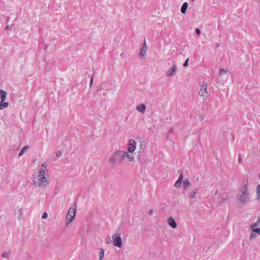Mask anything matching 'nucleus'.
<instances>
[{"instance_id": "2eb2a0df", "label": "nucleus", "mask_w": 260, "mask_h": 260, "mask_svg": "<svg viewBox=\"0 0 260 260\" xmlns=\"http://www.w3.org/2000/svg\"><path fill=\"white\" fill-rule=\"evenodd\" d=\"M29 148V147L28 146H26L24 147L20 151L19 153V156H22Z\"/></svg>"}, {"instance_id": "20e7f679", "label": "nucleus", "mask_w": 260, "mask_h": 260, "mask_svg": "<svg viewBox=\"0 0 260 260\" xmlns=\"http://www.w3.org/2000/svg\"><path fill=\"white\" fill-rule=\"evenodd\" d=\"M76 214V206L75 204L72 205L69 209L65 218V224L69 225L74 219Z\"/></svg>"}, {"instance_id": "5701e85b", "label": "nucleus", "mask_w": 260, "mask_h": 260, "mask_svg": "<svg viewBox=\"0 0 260 260\" xmlns=\"http://www.w3.org/2000/svg\"><path fill=\"white\" fill-rule=\"evenodd\" d=\"M188 61H189V58H187L186 59V60L185 61V62H184L183 64V66L184 67H188Z\"/></svg>"}, {"instance_id": "c756f323", "label": "nucleus", "mask_w": 260, "mask_h": 260, "mask_svg": "<svg viewBox=\"0 0 260 260\" xmlns=\"http://www.w3.org/2000/svg\"><path fill=\"white\" fill-rule=\"evenodd\" d=\"M196 32L197 33V34L199 35L201 33L200 29L197 28H196Z\"/></svg>"}, {"instance_id": "c85d7f7f", "label": "nucleus", "mask_w": 260, "mask_h": 260, "mask_svg": "<svg viewBox=\"0 0 260 260\" xmlns=\"http://www.w3.org/2000/svg\"><path fill=\"white\" fill-rule=\"evenodd\" d=\"M153 213V211L152 209H150L149 211H148V214L150 215H151Z\"/></svg>"}, {"instance_id": "b1692460", "label": "nucleus", "mask_w": 260, "mask_h": 260, "mask_svg": "<svg viewBox=\"0 0 260 260\" xmlns=\"http://www.w3.org/2000/svg\"><path fill=\"white\" fill-rule=\"evenodd\" d=\"M258 223L257 222L252 223L251 224L250 228L253 229H255L254 228L258 225Z\"/></svg>"}, {"instance_id": "4468645a", "label": "nucleus", "mask_w": 260, "mask_h": 260, "mask_svg": "<svg viewBox=\"0 0 260 260\" xmlns=\"http://www.w3.org/2000/svg\"><path fill=\"white\" fill-rule=\"evenodd\" d=\"M99 260H103L105 255V250L103 248H100L99 252Z\"/></svg>"}, {"instance_id": "72a5a7b5", "label": "nucleus", "mask_w": 260, "mask_h": 260, "mask_svg": "<svg viewBox=\"0 0 260 260\" xmlns=\"http://www.w3.org/2000/svg\"><path fill=\"white\" fill-rule=\"evenodd\" d=\"M142 146H143V145H141V146H140V150H141V149H143Z\"/></svg>"}, {"instance_id": "f3484780", "label": "nucleus", "mask_w": 260, "mask_h": 260, "mask_svg": "<svg viewBox=\"0 0 260 260\" xmlns=\"http://www.w3.org/2000/svg\"><path fill=\"white\" fill-rule=\"evenodd\" d=\"M197 191V189H194L192 191H191L189 194L190 198H191L192 199L196 197Z\"/></svg>"}, {"instance_id": "423d86ee", "label": "nucleus", "mask_w": 260, "mask_h": 260, "mask_svg": "<svg viewBox=\"0 0 260 260\" xmlns=\"http://www.w3.org/2000/svg\"><path fill=\"white\" fill-rule=\"evenodd\" d=\"M207 88L208 85L206 82H202L200 86L199 94L201 97L203 98L204 100H206L208 97V93Z\"/></svg>"}, {"instance_id": "a211bd4d", "label": "nucleus", "mask_w": 260, "mask_h": 260, "mask_svg": "<svg viewBox=\"0 0 260 260\" xmlns=\"http://www.w3.org/2000/svg\"><path fill=\"white\" fill-rule=\"evenodd\" d=\"M183 184L184 188L185 189L187 188L188 187H189L190 186V182L187 179L185 180L183 182Z\"/></svg>"}, {"instance_id": "a878e982", "label": "nucleus", "mask_w": 260, "mask_h": 260, "mask_svg": "<svg viewBox=\"0 0 260 260\" xmlns=\"http://www.w3.org/2000/svg\"><path fill=\"white\" fill-rule=\"evenodd\" d=\"M55 154L57 157H59L60 156H61L62 152L60 151H58L56 152Z\"/></svg>"}, {"instance_id": "6e6552de", "label": "nucleus", "mask_w": 260, "mask_h": 260, "mask_svg": "<svg viewBox=\"0 0 260 260\" xmlns=\"http://www.w3.org/2000/svg\"><path fill=\"white\" fill-rule=\"evenodd\" d=\"M147 45L146 41L145 40L144 41L143 44L142 46V48L141 49V50L139 53V58L142 60H144L146 58V55L147 54Z\"/></svg>"}, {"instance_id": "f03ea898", "label": "nucleus", "mask_w": 260, "mask_h": 260, "mask_svg": "<svg viewBox=\"0 0 260 260\" xmlns=\"http://www.w3.org/2000/svg\"><path fill=\"white\" fill-rule=\"evenodd\" d=\"M49 177L47 164L44 162L40 168L38 175L34 177L33 183L38 187L45 188L49 184Z\"/></svg>"}, {"instance_id": "9b49d317", "label": "nucleus", "mask_w": 260, "mask_h": 260, "mask_svg": "<svg viewBox=\"0 0 260 260\" xmlns=\"http://www.w3.org/2000/svg\"><path fill=\"white\" fill-rule=\"evenodd\" d=\"M7 93L3 89H0V98L1 101L4 102L6 100Z\"/></svg>"}, {"instance_id": "c9c22d12", "label": "nucleus", "mask_w": 260, "mask_h": 260, "mask_svg": "<svg viewBox=\"0 0 260 260\" xmlns=\"http://www.w3.org/2000/svg\"><path fill=\"white\" fill-rule=\"evenodd\" d=\"M194 0H192V1H194Z\"/></svg>"}, {"instance_id": "7c9ffc66", "label": "nucleus", "mask_w": 260, "mask_h": 260, "mask_svg": "<svg viewBox=\"0 0 260 260\" xmlns=\"http://www.w3.org/2000/svg\"><path fill=\"white\" fill-rule=\"evenodd\" d=\"M258 224L260 223V216L258 217L257 218V222H256Z\"/></svg>"}, {"instance_id": "39448f33", "label": "nucleus", "mask_w": 260, "mask_h": 260, "mask_svg": "<svg viewBox=\"0 0 260 260\" xmlns=\"http://www.w3.org/2000/svg\"><path fill=\"white\" fill-rule=\"evenodd\" d=\"M112 239V243L113 245L120 248L122 246V240L120 233H116L113 234Z\"/></svg>"}, {"instance_id": "2f4dec72", "label": "nucleus", "mask_w": 260, "mask_h": 260, "mask_svg": "<svg viewBox=\"0 0 260 260\" xmlns=\"http://www.w3.org/2000/svg\"><path fill=\"white\" fill-rule=\"evenodd\" d=\"M19 213L20 214H21L22 213V211L21 209L19 210Z\"/></svg>"}, {"instance_id": "6ab92c4d", "label": "nucleus", "mask_w": 260, "mask_h": 260, "mask_svg": "<svg viewBox=\"0 0 260 260\" xmlns=\"http://www.w3.org/2000/svg\"><path fill=\"white\" fill-rule=\"evenodd\" d=\"M10 255V251L4 252L2 254V257L4 258H9Z\"/></svg>"}, {"instance_id": "f257e3e1", "label": "nucleus", "mask_w": 260, "mask_h": 260, "mask_svg": "<svg viewBox=\"0 0 260 260\" xmlns=\"http://www.w3.org/2000/svg\"><path fill=\"white\" fill-rule=\"evenodd\" d=\"M137 142L134 139L128 140L126 150H116L109 157L108 163L112 166L121 164L124 159L131 162L136 161Z\"/></svg>"}, {"instance_id": "393cba45", "label": "nucleus", "mask_w": 260, "mask_h": 260, "mask_svg": "<svg viewBox=\"0 0 260 260\" xmlns=\"http://www.w3.org/2000/svg\"><path fill=\"white\" fill-rule=\"evenodd\" d=\"M48 217V214L47 212H45L43 213V215H42V219H46Z\"/></svg>"}, {"instance_id": "ddd939ff", "label": "nucleus", "mask_w": 260, "mask_h": 260, "mask_svg": "<svg viewBox=\"0 0 260 260\" xmlns=\"http://www.w3.org/2000/svg\"><path fill=\"white\" fill-rule=\"evenodd\" d=\"M9 106V103L6 102L0 101V110H3Z\"/></svg>"}, {"instance_id": "9d476101", "label": "nucleus", "mask_w": 260, "mask_h": 260, "mask_svg": "<svg viewBox=\"0 0 260 260\" xmlns=\"http://www.w3.org/2000/svg\"><path fill=\"white\" fill-rule=\"evenodd\" d=\"M136 109L141 113H144L146 110V106L143 104L138 105L136 107Z\"/></svg>"}, {"instance_id": "4be33fe9", "label": "nucleus", "mask_w": 260, "mask_h": 260, "mask_svg": "<svg viewBox=\"0 0 260 260\" xmlns=\"http://www.w3.org/2000/svg\"><path fill=\"white\" fill-rule=\"evenodd\" d=\"M181 182L177 180L175 183V186L176 188H179L181 186Z\"/></svg>"}, {"instance_id": "bb28decb", "label": "nucleus", "mask_w": 260, "mask_h": 260, "mask_svg": "<svg viewBox=\"0 0 260 260\" xmlns=\"http://www.w3.org/2000/svg\"><path fill=\"white\" fill-rule=\"evenodd\" d=\"M182 179H183V175H182V174H181V175H180V176L177 180L181 181L182 182Z\"/></svg>"}, {"instance_id": "1a4fd4ad", "label": "nucleus", "mask_w": 260, "mask_h": 260, "mask_svg": "<svg viewBox=\"0 0 260 260\" xmlns=\"http://www.w3.org/2000/svg\"><path fill=\"white\" fill-rule=\"evenodd\" d=\"M167 222L172 229H175L177 228V224L172 217H169Z\"/></svg>"}, {"instance_id": "f704fd0d", "label": "nucleus", "mask_w": 260, "mask_h": 260, "mask_svg": "<svg viewBox=\"0 0 260 260\" xmlns=\"http://www.w3.org/2000/svg\"><path fill=\"white\" fill-rule=\"evenodd\" d=\"M8 27H9V26H8V25H7V26L6 27V28H6V29H7Z\"/></svg>"}, {"instance_id": "dca6fc26", "label": "nucleus", "mask_w": 260, "mask_h": 260, "mask_svg": "<svg viewBox=\"0 0 260 260\" xmlns=\"http://www.w3.org/2000/svg\"><path fill=\"white\" fill-rule=\"evenodd\" d=\"M187 7H188V4L186 2H185L184 3H183V4L182 5L181 8V12L183 14H185L186 13Z\"/></svg>"}, {"instance_id": "473e14b6", "label": "nucleus", "mask_w": 260, "mask_h": 260, "mask_svg": "<svg viewBox=\"0 0 260 260\" xmlns=\"http://www.w3.org/2000/svg\"><path fill=\"white\" fill-rule=\"evenodd\" d=\"M92 82H93V79H92V78H91V81H90V84H91V85L92 84Z\"/></svg>"}, {"instance_id": "7ed1b4c3", "label": "nucleus", "mask_w": 260, "mask_h": 260, "mask_svg": "<svg viewBox=\"0 0 260 260\" xmlns=\"http://www.w3.org/2000/svg\"><path fill=\"white\" fill-rule=\"evenodd\" d=\"M250 198V194L247 184L241 186L238 193L237 199L241 203L245 204L249 202Z\"/></svg>"}, {"instance_id": "aec40b11", "label": "nucleus", "mask_w": 260, "mask_h": 260, "mask_svg": "<svg viewBox=\"0 0 260 260\" xmlns=\"http://www.w3.org/2000/svg\"><path fill=\"white\" fill-rule=\"evenodd\" d=\"M256 234L257 233H256V232H254V229H253L251 233L250 239H253L255 238L256 237Z\"/></svg>"}, {"instance_id": "412c9836", "label": "nucleus", "mask_w": 260, "mask_h": 260, "mask_svg": "<svg viewBox=\"0 0 260 260\" xmlns=\"http://www.w3.org/2000/svg\"><path fill=\"white\" fill-rule=\"evenodd\" d=\"M227 73V71L223 69H220L219 70V76H222Z\"/></svg>"}, {"instance_id": "0eeeda50", "label": "nucleus", "mask_w": 260, "mask_h": 260, "mask_svg": "<svg viewBox=\"0 0 260 260\" xmlns=\"http://www.w3.org/2000/svg\"><path fill=\"white\" fill-rule=\"evenodd\" d=\"M177 73V67L174 62L172 63L171 67L167 71L166 76L167 77H171L176 75Z\"/></svg>"}, {"instance_id": "f8f14e48", "label": "nucleus", "mask_w": 260, "mask_h": 260, "mask_svg": "<svg viewBox=\"0 0 260 260\" xmlns=\"http://www.w3.org/2000/svg\"><path fill=\"white\" fill-rule=\"evenodd\" d=\"M256 196L255 198L257 200L260 199V184L256 186L255 188Z\"/></svg>"}, {"instance_id": "cd10ccee", "label": "nucleus", "mask_w": 260, "mask_h": 260, "mask_svg": "<svg viewBox=\"0 0 260 260\" xmlns=\"http://www.w3.org/2000/svg\"><path fill=\"white\" fill-rule=\"evenodd\" d=\"M254 232H256L257 234H260V228L254 229Z\"/></svg>"}]
</instances>
